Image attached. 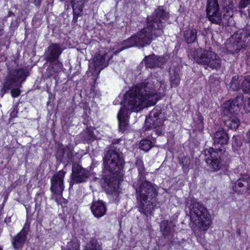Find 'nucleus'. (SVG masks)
Here are the masks:
<instances>
[{"label":"nucleus","mask_w":250,"mask_h":250,"mask_svg":"<svg viewBox=\"0 0 250 250\" xmlns=\"http://www.w3.org/2000/svg\"><path fill=\"white\" fill-rule=\"evenodd\" d=\"M232 39H235L244 48L250 44V31L247 29L239 30L232 35Z\"/></svg>","instance_id":"obj_16"},{"label":"nucleus","mask_w":250,"mask_h":250,"mask_svg":"<svg viewBox=\"0 0 250 250\" xmlns=\"http://www.w3.org/2000/svg\"><path fill=\"white\" fill-rule=\"evenodd\" d=\"M63 51L61 44L52 43L45 50L44 58L47 62H53L59 58Z\"/></svg>","instance_id":"obj_15"},{"label":"nucleus","mask_w":250,"mask_h":250,"mask_svg":"<svg viewBox=\"0 0 250 250\" xmlns=\"http://www.w3.org/2000/svg\"><path fill=\"white\" fill-rule=\"evenodd\" d=\"M213 144L215 146L226 145L229 141V136L224 128L220 127L215 132L213 137Z\"/></svg>","instance_id":"obj_18"},{"label":"nucleus","mask_w":250,"mask_h":250,"mask_svg":"<svg viewBox=\"0 0 250 250\" xmlns=\"http://www.w3.org/2000/svg\"><path fill=\"white\" fill-rule=\"evenodd\" d=\"M66 250H80L79 244L74 241H71L67 243Z\"/></svg>","instance_id":"obj_35"},{"label":"nucleus","mask_w":250,"mask_h":250,"mask_svg":"<svg viewBox=\"0 0 250 250\" xmlns=\"http://www.w3.org/2000/svg\"><path fill=\"white\" fill-rule=\"evenodd\" d=\"M46 74L48 77L52 76L54 75L55 73H57L56 71H53V69L51 66V65L46 70Z\"/></svg>","instance_id":"obj_42"},{"label":"nucleus","mask_w":250,"mask_h":250,"mask_svg":"<svg viewBox=\"0 0 250 250\" xmlns=\"http://www.w3.org/2000/svg\"><path fill=\"white\" fill-rule=\"evenodd\" d=\"M90 208L94 216L98 218L104 216L106 212V205L101 200L93 202Z\"/></svg>","instance_id":"obj_19"},{"label":"nucleus","mask_w":250,"mask_h":250,"mask_svg":"<svg viewBox=\"0 0 250 250\" xmlns=\"http://www.w3.org/2000/svg\"><path fill=\"white\" fill-rule=\"evenodd\" d=\"M246 137L247 139V141L248 143H250V129L246 133Z\"/></svg>","instance_id":"obj_44"},{"label":"nucleus","mask_w":250,"mask_h":250,"mask_svg":"<svg viewBox=\"0 0 250 250\" xmlns=\"http://www.w3.org/2000/svg\"><path fill=\"white\" fill-rule=\"evenodd\" d=\"M21 86V85L20 87H14L10 89L11 90V95L13 97H17L20 95L21 91L19 89V88Z\"/></svg>","instance_id":"obj_40"},{"label":"nucleus","mask_w":250,"mask_h":250,"mask_svg":"<svg viewBox=\"0 0 250 250\" xmlns=\"http://www.w3.org/2000/svg\"><path fill=\"white\" fill-rule=\"evenodd\" d=\"M226 116L228 118L224 121L225 125L231 129H237L240 125V120L237 115H232Z\"/></svg>","instance_id":"obj_24"},{"label":"nucleus","mask_w":250,"mask_h":250,"mask_svg":"<svg viewBox=\"0 0 250 250\" xmlns=\"http://www.w3.org/2000/svg\"><path fill=\"white\" fill-rule=\"evenodd\" d=\"M244 108L246 112H250V97L243 100Z\"/></svg>","instance_id":"obj_39"},{"label":"nucleus","mask_w":250,"mask_h":250,"mask_svg":"<svg viewBox=\"0 0 250 250\" xmlns=\"http://www.w3.org/2000/svg\"><path fill=\"white\" fill-rule=\"evenodd\" d=\"M110 57L106 53H100L97 55L94 59V67L99 72L108 64Z\"/></svg>","instance_id":"obj_20"},{"label":"nucleus","mask_w":250,"mask_h":250,"mask_svg":"<svg viewBox=\"0 0 250 250\" xmlns=\"http://www.w3.org/2000/svg\"><path fill=\"white\" fill-rule=\"evenodd\" d=\"M243 95L239 94L234 99L225 102L222 105V113L225 116L237 115L243 105Z\"/></svg>","instance_id":"obj_9"},{"label":"nucleus","mask_w":250,"mask_h":250,"mask_svg":"<svg viewBox=\"0 0 250 250\" xmlns=\"http://www.w3.org/2000/svg\"><path fill=\"white\" fill-rule=\"evenodd\" d=\"M230 187L236 194H244L250 189V177L247 174L241 175L236 182H231Z\"/></svg>","instance_id":"obj_13"},{"label":"nucleus","mask_w":250,"mask_h":250,"mask_svg":"<svg viewBox=\"0 0 250 250\" xmlns=\"http://www.w3.org/2000/svg\"><path fill=\"white\" fill-rule=\"evenodd\" d=\"M49 62L51 63V66L53 69L54 71H56L57 73L62 71L63 65L62 63L58 60V59L53 62Z\"/></svg>","instance_id":"obj_34"},{"label":"nucleus","mask_w":250,"mask_h":250,"mask_svg":"<svg viewBox=\"0 0 250 250\" xmlns=\"http://www.w3.org/2000/svg\"><path fill=\"white\" fill-rule=\"evenodd\" d=\"M197 30L194 28H188L184 32L185 41L188 43H191L195 42L197 39Z\"/></svg>","instance_id":"obj_25"},{"label":"nucleus","mask_w":250,"mask_h":250,"mask_svg":"<svg viewBox=\"0 0 250 250\" xmlns=\"http://www.w3.org/2000/svg\"><path fill=\"white\" fill-rule=\"evenodd\" d=\"M203 154L206 157L205 161L211 171H217L222 168L223 164L220 159V156L213 148L205 149Z\"/></svg>","instance_id":"obj_10"},{"label":"nucleus","mask_w":250,"mask_h":250,"mask_svg":"<svg viewBox=\"0 0 250 250\" xmlns=\"http://www.w3.org/2000/svg\"><path fill=\"white\" fill-rule=\"evenodd\" d=\"M241 145V143L240 141V140H238V137L235 136H233L232 137V147L235 149L237 150L240 147Z\"/></svg>","instance_id":"obj_37"},{"label":"nucleus","mask_w":250,"mask_h":250,"mask_svg":"<svg viewBox=\"0 0 250 250\" xmlns=\"http://www.w3.org/2000/svg\"><path fill=\"white\" fill-rule=\"evenodd\" d=\"M42 0H33V3L37 8H40Z\"/></svg>","instance_id":"obj_43"},{"label":"nucleus","mask_w":250,"mask_h":250,"mask_svg":"<svg viewBox=\"0 0 250 250\" xmlns=\"http://www.w3.org/2000/svg\"><path fill=\"white\" fill-rule=\"evenodd\" d=\"M170 82L171 87H177L180 81V71L178 69L170 70Z\"/></svg>","instance_id":"obj_26"},{"label":"nucleus","mask_w":250,"mask_h":250,"mask_svg":"<svg viewBox=\"0 0 250 250\" xmlns=\"http://www.w3.org/2000/svg\"><path fill=\"white\" fill-rule=\"evenodd\" d=\"M189 55L193 58L195 62L203 65L205 68L217 69L221 66V59L212 50L197 48L191 49L189 52Z\"/></svg>","instance_id":"obj_5"},{"label":"nucleus","mask_w":250,"mask_h":250,"mask_svg":"<svg viewBox=\"0 0 250 250\" xmlns=\"http://www.w3.org/2000/svg\"><path fill=\"white\" fill-rule=\"evenodd\" d=\"M65 174V171L61 170L52 177L50 180V190L53 194L58 195L62 194L64 188L63 180Z\"/></svg>","instance_id":"obj_12"},{"label":"nucleus","mask_w":250,"mask_h":250,"mask_svg":"<svg viewBox=\"0 0 250 250\" xmlns=\"http://www.w3.org/2000/svg\"><path fill=\"white\" fill-rule=\"evenodd\" d=\"M239 79V77L238 76H234L232 77L230 83H229V88L233 91H238L240 87H241V85L240 84V82H241V80Z\"/></svg>","instance_id":"obj_31"},{"label":"nucleus","mask_w":250,"mask_h":250,"mask_svg":"<svg viewBox=\"0 0 250 250\" xmlns=\"http://www.w3.org/2000/svg\"><path fill=\"white\" fill-rule=\"evenodd\" d=\"M161 112L159 109L154 108L146 117V128L147 129H156V133L160 135L163 131V120L160 118Z\"/></svg>","instance_id":"obj_8"},{"label":"nucleus","mask_w":250,"mask_h":250,"mask_svg":"<svg viewBox=\"0 0 250 250\" xmlns=\"http://www.w3.org/2000/svg\"><path fill=\"white\" fill-rule=\"evenodd\" d=\"M160 99L152 83L143 82L133 86L125 94L118 114L119 131L124 133L128 127L129 114L138 112L146 105H153Z\"/></svg>","instance_id":"obj_1"},{"label":"nucleus","mask_w":250,"mask_h":250,"mask_svg":"<svg viewBox=\"0 0 250 250\" xmlns=\"http://www.w3.org/2000/svg\"><path fill=\"white\" fill-rule=\"evenodd\" d=\"M105 182L107 184L106 189L111 194L115 193L119 188V180L116 176L106 178Z\"/></svg>","instance_id":"obj_22"},{"label":"nucleus","mask_w":250,"mask_h":250,"mask_svg":"<svg viewBox=\"0 0 250 250\" xmlns=\"http://www.w3.org/2000/svg\"><path fill=\"white\" fill-rule=\"evenodd\" d=\"M85 0H70L72 9H83V4Z\"/></svg>","instance_id":"obj_33"},{"label":"nucleus","mask_w":250,"mask_h":250,"mask_svg":"<svg viewBox=\"0 0 250 250\" xmlns=\"http://www.w3.org/2000/svg\"><path fill=\"white\" fill-rule=\"evenodd\" d=\"M136 167L138 170V179L132 185L135 190L136 206L141 213L147 215L156 206L158 189L154 184L145 180L146 174L142 160L137 161Z\"/></svg>","instance_id":"obj_3"},{"label":"nucleus","mask_w":250,"mask_h":250,"mask_svg":"<svg viewBox=\"0 0 250 250\" xmlns=\"http://www.w3.org/2000/svg\"><path fill=\"white\" fill-rule=\"evenodd\" d=\"M180 162L184 168H187L189 166L190 163L189 157L186 156L183 157Z\"/></svg>","instance_id":"obj_38"},{"label":"nucleus","mask_w":250,"mask_h":250,"mask_svg":"<svg viewBox=\"0 0 250 250\" xmlns=\"http://www.w3.org/2000/svg\"><path fill=\"white\" fill-rule=\"evenodd\" d=\"M27 230L23 228L21 230L11 241L13 248L16 250H21L27 238Z\"/></svg>","instance_id":"obj_17"},{"label":"nucleus","mask_w":250,"mask_h":250,"mask_svg":"<svg viewBox=\"0 0 250 250\" xmlns=\"http://www.w3.org/2000/svg\"><path fill=\"white\" fill-rule=\"evenodd\" d=\"M144 61L146 67L152 68L156 66H161L162 65L163 58L155 55H151L146 57Z\"/></svg>","instance_id":"obj_21"},{"label":"nucleus","mask_w":250,"mask_h":250,"mask_svg":"<svg viewBox=\"0 0 250 250\" xmlns=\"http://www.w3.org/2000/svg\"><path fill=\"white\" fill-rule=\"evenodd\" d=\"M169 18V13L163 6H159L150 16L147 17L146 26L136 34L124 41L125 48L133 46L143 48L149 45L155 38L161 36L164 33V23ZM119 52V51H116Z\"/></svg>","instance_id":"obj_2"},{"label":"nucleus","mask_w":250,"mask_h":250,"mask_svg":"<svg viewBox=\"0 0 250 250\" xmlns=\"http://www.w3.org/2000/svg\"><path fill=\"white\" fill-rule=\"evenodd\" d=\"M241 88L243 91L250 94V76H245L241 78Z\"/></svg>","instance_id":"obj_28"},{"label":"nucleus","mask_w":250,"mask_h":250,"mask_svg":"<svg viewBox=\"0 0 250 250\" xmlns=\"http://www.w3.org/2000/svg\"><path fill=\"white\" fill-rule=\"evenodd\" d=\"M189 216L192 222L203 230H207L211 223L210 217L202 203L193 201L189 207Z\"/></svg>","instance_id":"obj_6"},{"label":"nucleus","mask_w":250,"mask_h":250,"mask_svg":"<svg viewBox=\"0 0 250 250\" xmlns=\"http://www.w3.org/2000/svg\"><path fill=\"white\" fill-rule=\"evenodd\" d=\"M206 12L208 20L213 23L220 25L222 22L218 0H208Z\"/></svg>","instance_id":"obj_11"},{"label":"nucleus","mask_w":250,"mask_h":250,"mask_svg":"<svg viewBox=\"0 0 250 250\" xmlns=\"http://www.w3.org/2000/svg\"><path fill=\"white\" fill-rule=\"evenodd\" d=\"M83 10V9H73V18L72 22L75 23L77 22L78 17L82 15Z\"/></svg>","instance_id":"obj_36"},{"label":"nucleus","mask_w":250,"mask_h":250,"mask_svg":"<svg viewBox=\"0 0 250 250\" xmlns=\"http://www.w3.org/2000/svg\"><path fill=\"white\" fill-rule=\"evenodd\" d=\"M232 40V36L227 42L226 48L228 53L234 54L239 51L241 48H243V45H241L238 42H236L235 39Z\"/></svg>","instance_id":"obj_23"},{"label":"nucleus","mask_w":250,"mask_h":250,"mask_svg":"<svg viewBox=\"0 0 250 250\" xmlns=\"http://www.w3.org/2000/svg\"><path fill=\"white\" fill-rule=\"evenodd\" d=\"M250 4V0H241L239 3L240 8H244Z\"/></svg>","instance_id":"obj_41"},{"label":"nucleus","mask_w":250,"mask_h":250,"mask_svg":"<svg viewBox=\"0 0 250 250\" xmlns=\"http://www.w3.org/2000/svg\"><path fill=\"white\" fill-rule=\"evenodd\" d=\"M119 142V139L113 140L112 144L104 149L103 157L104 169L117 175L121 173L125 164L123 153L116 146Z\"/></svg>","instance_id":"obj_4"},{"label":"nucleus","mask_w":250,"mask_h":250,"mask_svg":"<svg viewBox=\"0 0 250 250\" xmlns=\"http://www.w3.org/2000/svg\"><path fill=\"white\" fill-rule=\"evenodd\" d=\"M11 26H13V25L14 26V22H13V21H12V22H11Z\"/></svg>","instance_id":"obj_47"},{"label":"nucleus","mask_w":250,"mask_h":250,"mask_svg":"<svg viewBox=\"0 0 250 250\" xmlns=\"http://www.w3.org/2000/svg\"><path fill=\"white\" fill-rule=\"evenodd\" d=\"M0 250H2V249L0 248Z\"/></svg>","instance_id":"obj_48"},{"label":"nucleus","mask_w":250,"mask_h":250,"mask_svg":"<svg viewBox=\"0 0 250 250\" xmlns=\"http://www.w3.org/2000/svg\"><path fill=\"white\" fill-rule=\"evenodd\" d=\"M72 180L76 184L85 182L89 178L88 171L79 164H74L72 168Z\"/></svg>","instance_id":"obj_14"},{"label":"nucleus","mask_w":250,"mask_h":250,"mask_svg":"<svg viewBox=\"0 0 250 250\" xmlns=\"http://www.w3.org/2000/svg\"><path fill=\"white\" fill-rule=\"evenodd\" d=\"M85 250H101V247L96 239L92 238L86 244Z\"/></svg>","instance_id":"obj_29"},{"label":"nucleus","mask_w":250,"mask_h":250,"mask_svg":"<svg viewBox=\"0 0 250 250\" xmlns=\"http://www.w3.org/2000/svg\"><path fill=\"white\" fill-rule=\"evenodd\" d=\"M14 16H15V14L13 12L9 11L7 15L6 16L5 18H6Z\"/></svg>","instance_id":"obj_45"},{"label":"nucleus","mask_w":250,"mask_h":250,"mask_svg":"<svg viewBox=\"0 0 250 250\" xmlns=\"http://www.w3.org/2000/svg\"><path fill=\"white\" fill-rule=\"evenodd\" d=\"M27 76L26 70L23 68L9 70L3 87L0 89V96L2 97L5 93L13 88L21 86Z\"/></svg>","instance_id":"obj_7"},{"label":"nucleus","mask_w":250,"mask_h":250,"mask_svg":"<svg viewBox=\"0 0 250 250\" xmlns=\"http://www.w3.org/2000/svg\"><path fill=\"white\" fill-rule=\"evenodd\" d=\"M139 147L141 149L147 152L152 147V143L148 140H142L140 143Z\"/></svg>","instance_id":"obj_32"},{"label":"nucleus","mask_w":250,"mask_h":250,"mask_svg":"<svg viewBox=\"0 0 250 250\" xmlns=\"http://www.w3.org/2000/svg\"><path fill=\"white\" fill-rule=\"evenodd\" d=\"M63 155L64 157L67 158V162H73L74 161V154L72 149L69 146H65L62 148Z\"/></svg>","instance_id":"obj_30"},{"label":"nucleus","mask_w":250,"mask_h":250,"mask_svg":"<svg viewBox=\"0 0 250 250\" xmlns=\"http://www.w3.org/2000/svg\"><path fill=\"white\" fill-rule=\"evenodd\" d=\"M221 5L224 11L228 14L229 16L231 17L234 7L232 0H222Z\"/></svg>","instance_id":"obj_27"},{"label":"nucleus","mask_w":250,"mask_h":250,"mask_svg":"<svg viewBox=\"0 0 250 250\" xmlns=\"http://www.w3.org/2000/svg\"><path fill=\"white\" fill-rule=\"evenodd\" d=\"M166 223L163 222L161 225V229L162 230L163 227H164V230H166Z\"/></svg>","instance_id":"obj_46"}]
</instances>
